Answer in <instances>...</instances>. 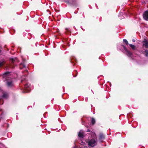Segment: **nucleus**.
I'll return each instance as SVG.
<instances>
[{"label":"nucleus","instance_id":"17","mask_svg":"<svg viewBox=\"0 0 148 148\" xmlns=\"http://www.w3.org/2000/svg\"><path fill=\"white\" fill-rule=\"evenodd\" d=\"M25 87H26V88H27V86H25Z\"/></svg>","mask_w":148,"mask_h":148},{"label":"nucleus","instance_id":"11","mask_svg":"<svg viewBox=\"0 0 148 148\" xmlns=\"http://www.w3.org/2000/svg\"><path fill=\"white\" fill-rule=\"evenodd\" d=\"M145 51L146 53L145 54L146 56H148V51L146 50Z\"/></svg>","mask_w":148,"mask_h":148},{"label":"nucleus","instance_id":"4","mask_svg":"<svg viewBox=\"0 0 148 148\" xmlns=\"http://www.w3.org/2000/svg\"><path fill=\"white\" fill-rule=\"evenodd\" d=\"M143 46L146 48H148V42L146 40H145L143 41Z\"/></svg>","mask_w":148,"mask_h":148},{"label":"nucleus","instance_id":"16","mask_svg":"<svg viewBox=\"0 0 148 148\" xmlns=\"http://www.w3.org/2000/svg\"><path fill=\"white\" fill-rule=\"evenodd\" d=\"M132 41H134H134H135V40H134V39H133L132 40Z\"/></svg>","mask_w":148,"mask_h":148},{"label":"nucleus","instance_id":"9","mask_svg":"<svg viewBox=\"0 0 148 148\" xmlns=\"http://www.w3.org/2000/svg\"><path fill=\"white\" fill-rule=\"evenodd\" d=\"M92 124H94L95 123V120L93 118H92Z\"/></svg>","mask_w":148,"mask_h":148},{"label":"nucleus","instance_id":"1","mask_svg":"<svg viewBox=\"0 0 148 148\" xmlns=\"http://www.w3.org/2000/svg\"><path fill=\"white\" fill-rule=\"evenodd\" d=\"M97 142V139H92L88 141V144L90 146L93 147L96 144Z\"/></svg>","mask_w":148,"mask_h":148},{"label":"nucleus","instance_id":"14","mask_svg":"<svg viewBox=\"0 0 148 148\" xmlns=\"http://www.w3.org/2000/svg\"><path fill=\"white\" fill-rule=\"evenodd\" d=\"M102 137L103 138V136L102 135H100V138H102Z\"/></svg>","mask_w":148,"mask_h":148},{"label":"nucleus","instance_id":"20","mask_svg":"<svg viewBox=\"0 0 148 148\" xmlns=\"http://www.w3.org/2000/svg\"><path fill=\"white\" fill-rule=\"evenodd\" d=\"M1 52V50H0V53Z\"/></svg>","mask_w":148,"mask_h":148},{"label":"nucleus","instance_id":"10","mask_svg":"<svg viewBox=\"0 0 148 148\" xmlns=\"http://www.w3.org/2000/svg\"><path fill=\"white\" fill-rule=\"evenodd\" d=\"M123 41L126 44H128V42L127 40L125 39H124L123 40Z\"/></svg>","mask_w":148,"mask_h":148},{"label":"nucleus","instance_id":"2","mask_svg":"<svg viewBox=\"0 0 148 148\" xmlns=\"http://www.w3.org/2000/svg\"><path fill=\"white\" fill-rule=\"evenodd\" d=\"M144 19L146 21H148V10L146 11L143 14Z\"/></svg>","mask_w":148,"mask_h":148},{"label":"nucleus","instance_id":"7","mask_svg":"<svg viewBox=\"0 0 148 148\" xmlns=\"http://www.w3.org/2000/svg\"><path fill=\"white\" fill-rule=\"evenodd\" d=\"M8 96V94L7 93H5L3 94V97L4 98H6Z\"/></svg>","mask_w":148,"mask_h":148},{"label":"nucleus","instance_id":"15","mask_svg":"<svg viewBox=\"0 0 148 148\" xmlns=\"http://www.w3.org/2000/svg\"><path fill=\"white\" fill-rule=\"evenodd\" d=\"M122 46H123V47H124V48L125 49V50H126V48H125V47H124V46H123V45H122Z\"/></svg>","mask_w":148,"mask_h":148},{"label":"nucleus","instance_id":"12","mask_svg":"<svg viewBox=\"0 0 148 148\" xmlns=\"http://www.w3.org/2000/svg\"><path fill=\"white\" fill-rule=\"evenodd\" d=\"M127 52L128 53V55L129 56H130L131 55V53L128 51H127Z\"/></svg>","mask_w":148,"mask_h":148},{"label":"nucleus","instance_id":"6","mask_svg":"<svg viewBox=\"0 0 148 148\" xmlns=\"http://www.w3.org/2000/svg\"><path fill=\"white\" fill-rule=\"evenodd\" d=\"M9 74V72H6L3 75V77H4V78H5V77H7L8 75V74Z\"/></svg>","mask_w":148,"mask_h":148},{"label":"nucleus","instance_id":"8","mask_svg":"<svg viewBox=\"0 0 148 148\" xmlns=\"http://www.w3.org/2000/svg\"><path fill=\"white\" fill-rule=\"evenodd\" d=\"M129 45L133 49H135V46L134 45L130 44Z\"/></svg>","mask_w":148,"mask_h":148},{"label":"nucleus","instance_id":"18","mask_svg":"<svg viewBox=\"0 0 148 148\" xmlns=\"http://www.w3.org/2000/svg\"><path fill=\"white\" fill-rule=\"evenodd\" d=\"M66 30H68V29H66Z\"/></svg>","mask_w":148,"mask_h":148},{"label":"nucleus","instance_id":"19","mask_svg":"<svg viewBox=\"0 0 148 148\" xmlns=\"http://www.w3.org/2000/svg\"><path fill=\"white\" fill-rule=\"evenodd\" d=\"M29 92V91H26V92Z\"/></svg>","mask_w":148,"mask_h":148},{"label":"nucleus","instance_id":"3","mask_svg":"<svg viewBox=\"0 0 148 148\" xmlns=\"http://www.w3.org/2000/svg\"><path fill=\"white\" fill-rule=\"evenodd\" d=\"M7 83L8 87H11L13 85V82L11 79H7Z\"/></svg>","mask_w":148,"mask_h":148},{"label":"nucleus","instance_id":"13","mask_svg":"<svg viewBox=\"0 0 148 148\" xmlns=\"http://www.w3.org/2000/svg\"><path fill=\"white\" fill-rule=\"evenodd\" d=\"M3 64V62L2 61H0V66H2Z\"/></svg>","mask_w":148,"mask_h":148},{"label":"nucleus","instance_id":"5","mask_svg":"<svg viewBox=\"0 0 148 148\" xmlns=\"http://www.w3.org/2000/svg\"><path fill=\"white\" fill-rule=\"evenodd\" d=\"M78 136L79 137L83 138L84 136L83 132L82 130H80L79 132Z\"/></svg>","mask_w":148,"mask_h":148}]
</instances>
